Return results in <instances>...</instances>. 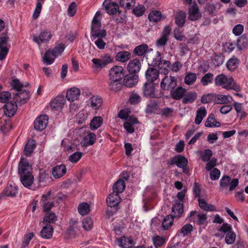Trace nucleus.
Wrapping results in <instances>:
<instances>
[{
    "label": "nucleus",
    "instance_id": "obj_1",
    "mask_svg": "<svg viewBox=\"0 0 248 248\" xmlns=\"http://www.w3.org/2000/svg\"><path fill=\"white\" fill-rule=\"evenodd\" d=\"M215 84L227 90H232L238 91L240 87L237 85L232 78L228 77L223 74L217 76L215 78Z\"/></svg>",
    "mask_w": 248,
    "mask_h": 248
},
{
    "label": "nucleus",
    "instance_id": "obj_2",
    "mask_svg": "<svg viewBox=\"0 0 248 248\" xmlns=\"http://www.w3.org/2000/svg\"><path fill=\"white\" fill-rule=\"evenodd\" d=\"M238 183L239 180L237 178H234L231 180L230 176L227 175L223 176L220 180V189L222 190L223 189L229 186V190L232 191L238 186Z\"/></svg>",
    "mask_w": 248,
    "mask_h": 248
},
{
    "label": "nucleus",
    "instance_id": "obj_3",
    "mask_svg": "<svg viewBox=\"0 0 248 248\" xmlns=\"http://www.w3.org/2000/svg\"><path fill=\"white\" fill-rule=\"evenodd\" d=\"M177 85V78L175 77L171 76L165 77L160 83V87L162 90L170 92L175 88Z\"/></svg>",
    "mask_w": 248,
    "mask_h": 248
},
{
    "label": "nucleus",
    "instance_id": "obj_4",
    "mask_svg": "<svg viewBox=\"0 0 248 248\" xmlns=\"http://www.w3.org/2000/svg\"><path fill=\"white\" fill-rule=\"evenodd\" d=\"M125 70L122 66H114L109 71L110 80H121L124 77Z\"/></svg>",
    "mask_w": 248,
    "mask_h": 248
},
{
    "label": "nucleus",
    "instance_id": "obj_5",
    "mask_svg": "<svg viewBox=\"0 0 248 248\" xmlns=\"http://www.w3.org/2000/svg\"><path fill=\"white\" fill-rule=\"evenodd\" d=\"M113 58L109 54H105L100 59L93 58L92 60L96 68L102 69L106 66L108 64L112 62Z\"/></svg>",
    "mask_w": 248,
    "mask_h": 248
},
{
    "label": "nucleus",
    "instance_id": "obj_6",
    "mask_svg": "<svg viewBox=\"0 0 248 248\" xmlns=\"http://www.w3.org/2000/svg\"><path fill=\"white\" fill-rule=\"evenodd\" d=\"M9 37L5 34L0 37V60L2 61L6 57L9 48L7 47Z\"/></svg>",
    "mask_w": 248,
    "mask_h": 248
},
{
    "label": "nucleus",
    "instance_id": "obj_7",
    "mask_svg": "<svg viewBox=\"0 0 248 248\" xmlns=\"http://www.w3.org/2000/svg\"><path fill=\"white\" fill-rule=\"evenodd\" d=\"M29 92L26 90L20 91L14 94L13 100L20 105L25 104L29 100Z\"/></svg>",
    "mask_w": 248,
    "mask_h": 248
},
{
    "label": "nucleus",
    "instance_id": "obj_8",
    "mask_svg": "<svg viewBox=\"0 0 248 248\" xmlns=\"http://www.w3.org/2000/svg\"><path fill=\"white\" fill-rule=\"evenodd\" d=\"M48 116L45 114L38 116L34 122V129L40 131L43 130L48 124Z\"/></svg>",
    "mask_w": 248,
    "mask_h": 248
},
{
    "label": "nucleus",
    "instance_id": "obj_9",
    "mask_svg": "<svg viewBox=\"0 0 248 248\" xmlns=\"http://www.w3.org/2000/svg\"><path fill=\"white\" fill-rule=\"evenodd\" d=\"M31 169L29 162L24 158H21L18 164V174L20 176L27 175L31 172Z\"/></svg>",
    "mask_w": 248,
    "mask_h": 248
},
{
    "label": "nucleus",
    "instance_id": "obj_10",
    "mask_svg": "<svg viewBox=\"0 0 248 248\" xmlns=\"http://www.w3.org/2000/svg\"><path fill=\"white\" fill-rule=\"evenodd\" d=\"M37 178L39 186L42 187L48 185L51 181V178L46 170H40Z\"/></svg>",
    "mask_w": 248,
    "mask_h": 248
},
{
    "label": "nucleus",
    "instance_id": "obj_11",
    "mask_svg": "<svg viewBox=\"0 0 248 248\" xmlns=\"http://www.w3.org/2000/svg\"><path fill=\"white\" fill-rule=\"evenodd\" d=\"M16 103L13 100L6 103L3 107V111L6 115L8 117H12L15 114L17 108Z\"/></svg>",
    "mask_w": 248,
    "mask_h": 248
},
{
    "label": "nucleus",
    "instance_id": "obj_12",
    "mask_svg": "<svg viewBox=\"0 0 248 248\" xmlns=\"http://www.w3.org/2000/svg\"><path fill=\"white\" fill-rule=\"evenodd\" d=\"M52 37V35L49 31L45 30L42 31L39 37L33 36V41L39 46L41 43H46L48 42Z\"/></svg>",
    "mask_w": 248,
    "mask_h": 248
},
{
    "label": "nucleus",
    "instance_id": "obj_13",
    "mask_svg": "<svg viewBox=\"0 0 248 248\" xmlns=\"http://www.w3.org/2000/svg\"><path fill=\"white\" fill-rule=\"evenodd\" d=\"M51 194V191H49L46 195H43L40 202L41 205L43 206L44 212L49 211L51 208L54 206V202H50V196Z\"/></svg>",
    "mask_w": 248,
    "mask_h": 248
},
{
    "label": "nucleus",
    "instance_id": "obj_14",
    "mask_svg": "<svg viewBox=\"0 0 248 248\" xmlns=\"http://www.w3.org/2000/svg\"><path fill=\"white\" fill-rule=\"evenodd\" d=\"M202 17L199 7L196 3L193 4L188 9V19L191 21H196Z\"/></svg>",
    "mask_w": 248,
    "mask_h": 248
},
{
    "label": "nucleus",
    "instance_id": "obj_15",
    "mask_svg": "<svg viewBox=\"0 0 248 248\" xmlns=\"http://www.w3.org/2000/svg\"><path fill=\"white\" fill-rule=\"evenodd\" d=\"M187 159L181 155H175L168 162L170 165H176L178 168H183L187 165Z\"/></svg>",
    "mask_w": 248,
    "mask_h": 248
},
{
    "label": "nucleus",
    "instance_id": "obj_16",
    "mask_svg": "<svg viewBox=\"0 0 248 248\" xmlns=\"http://www.w3.org/2000/svg\"><path fill=\"white\" fill-rule=\"evenodd\" d=\"M103 5L105 7L107 12L110 15L114 14L119 11V5L115 2L110 1L109 0H105Z\"/></svg>",
    "mask_w": 248,
    "mask_h": 248
},
{
    "label": "nucleus",
    "instance_id": "obj_17",
    "mask_svg": "<svg viewBox=\"0 0 248 248\" xmlns=\"http://www.w3.org/2000/svg\"><path fill=\"white\" fill-rule=\"evenodd\" d=\"M138 79L139 77L137 75L130 73L125 76L124 85L129 88L133 87L137 84Z\"/></svg>",
    "mask_w": 248,
    "mask_h": 248
},
{
    "label": "nucleus",
    "instance_id": "obj_18",
    "mask_svg": "<svg viewBox=\"0 0 248 248\" xmlns=\"http://www.w3.org/2000/svg\"><path fill=\"white\" fill-rule=\"evenodd\" d=\"M172 214L170 215L174 218L179 219L184 213V206L180 202H176L172 207Z\"/></svg>",
    "mask_w": 248,
    "mask_h": 248
},
{
    "label": "nucleus",
    "instance_id": "obj_19",
    "mask_svg": "<svg viewBox=\"0 0 248 248\" xmlns=\"http://www.w3.org/2000/svg\"><path fill=\"white\" fill-rule=\"evenodd\" d=\"M141 68V62L138 59L130 60L127 66V70L131 74L139 72Z\"/></svg>",
    "mask_w": 248,
    "mask_h": 248
},
{
    "label": "nucleus",
    "instance_id": "obj_20",
    "mask_svg": "<svg viewBox=\"0 0 248 248\" xmlns=\"http://www.w3.org/2000/svg\"><path fill=\"white\" fill-rule=\"evenodd\" d=\"M159 71L155 68L150 67L148 68L145 73L146 78L150 82H154L159 76Z\"/></svg>",
    "mask_w": 248,
    "mask_h": 248
},
{
    "label": "nucleus",
    "instance_id": "obj_21",
    "mask_svg": "<svg viewBox=\"0 0 248 248\" xmlns=\"http://www.w3.org/2000/svg\"><path fill=\"white\" fill-rule=\"evenodd\" d=\"M66 100L63 96H58L50 103L52 109L59 110L63 106Z\"/></svg>",
    "mask_w": 248,
    "mask_h": 248
},
{
    "label": "nucleus",
    "instance_id": "obj_22",
    "mask_svg": "<svg viewBox=\"0 0 248 248\" xmlns=\"http://www.w3.org/2000/svg\"><path fill=\"white\" fill-rule=\"evenodd\" d=\"M143 92L145 96L152 98H158L159 96L155 93V87L151 83L146 82L143 88Z\"/></svg>",
    "mask_w": 248,
    "mask_h": 248
},
{
    "label": "nucleus",
    "instance_id": "obj_23",
    "mask_svg": "<svg viewBox=\"0 0 248 248\" xmlns=\"http://www.w3.org/2000/svg\"><path fill=\"white\" fill-rule=\"evenodd\" d=\"M17 188L11 185L7 186L5 189L0 194V200L4 197H14L17 193Z\"/></svg>",
    "mask_w": 248,
    "mask_h": 248
},
{
    "label": "nucleus",
    "instance_id": "obj_24",
    "mask_svg": "<svg viewBox=\"0 0 248 248\" xmlns=\"http://www.w3.org/2000/svg\"><path fill=\"white\" fill-rule=\"evenodd\" d=\"M186 93V90L185 88H183L181 86H179L176 89L174 88L170 92V95L173 99L179 100L182 98H183Z\"/></svg>",
    "mask_w": 248,
    "mask_h": 248
},
{
    "label": "nucleus",
    "instance_id": "obj_25",
    "mask_svg": "<svg viewBox=\"0 0 248 248\" xmlns=\"http://www.w3.org/2000/svg\"><path fill=\"white\" fill-rule=\"evenodd\" d=\"M80 95V91L78 88L73 87L67 92L66 98L70 102H73L78 99Z\"/></svg>",
    "mask_w": 248,
    "mask_h": 248
},
{
    "label": "nucleus",
    "instance_id": "obj_26",
    "mask_svg": "<svg viewBox=\"0 0 248 248\" xmlns=\"http://www.w3.org/2000/svg\"><path fill=\"white\" fill-rule=\"evenodd\" d=\"M66 172V168L64 165H57L54 167L52 170V174L55 179L63 176Z\"/></svg>",
    "mask_w": 248,
    "mask_h": 248
},
{
    "label": "nucleus",
    "instance_id": "obj_27",
    "mask_svg": "<svg viewBox=\"0 0 248 248\" xmlns=\"http://www.w3.org/2000/svg\"><path fill=\"white\" fill-rule=\"evenodd\" d=\"M120 199L119 194L112 192L108 198L107 202L109 207H114L118 205L120 202Z\"/></svg>",
    "mask_w": 248,
    "mask_h": 248
},
{
    "label": "nucleus",
    "instance_id": "obj_28",
    "mask_svg": "<svg viewBox=\"0 0 248 248\" xmlns=\"http://www.w3.org/2000/svg\"><path fill=\"white\" fill-rule=\"evenodd\" d=\"M35 147V141L32 139L28 140L26 143L24 149V153L25 155L26 156H31Z\"/></svg>",
    "mask_w": 248,
    "mask_h": 248
},
{
    "label": "nucleus",
    "instance_id": "obj_29",
    "mask_svg": "<svg viewBox=\"0 0 248 248\" xmlns=\"http://www.w3.org/2000/svg\"><path fill=\"white\" fill-rule=\"evenodd\" d=\"M56 57L51 50H47L43 57V62L46 65H50L54 62Z\"/></svg>",
    "mask_w": 248,
    "mask_h": 248
},
{
    "label": "nucleus",
    "instance_id": "obj_30",
    "mask_svg": "<svg viewBox=\"0 0 248 248\" xmlns=\"http://www.w3.org/2000/svg\"><path fill=\"white\" fill-rule=\"evenodd\" d=\"M96 140V136L93 133L90 132L88 135L84 136L82 140V143L83 146L87 147L93 145Z\"/></svg>",
    "mask_w": 248,
    "mask_h": 248
},
{
    "label": "nucleus",
    "instance_id": "obj_31",
    "mask_svg": "<svg viewBox=\"0 0 248 248\" xmlns=\"http://www.w3.org/2000/svg\"><path fill=\"white\" fill-rule=\"evenodd\" d=\"M138 123V120L135 117H130L124 123V126L128 133H132L134 132L133 124Z\"/></svg>",
    "mask_w": 248,
    "mask_h": 248
},
{
    "label": "nucleus",
    "instance_id": "obj_32",
    "mask_svg": "<svg viewBox=\"0 0 248 248\" xmlns=\"http://www.w3.org/2000/svg\"><path fill=\"white\" fill-rule=\"evenodd\" d=\"M20 179L22 185L28 188L32 185L34 181V177L32 173L21 176Z\"/></svg>",
    "mask_w": 248,
    "mask_h": 248
},
{
    "label": "nucleus",
    "instance_id": "obj_33",
    "mask_svg": "<svg viewBox=\"0 0 248 248\" xmlns=\"http://www.w3.org/2000/svg\"><path fill=\"white\" fill-rule=\"evenodd\" d=\"M220 125V123L216 120L214 114L213 113L209 114L206 120L205 126L207 127H218Z\"/></svg>",
    "mask_w": 248,
    "mask_h": 248
},
{
    "label": "nucleus",
    "instance_id": "obj_34",
    "mask_svg": "<svg viewBox=\"0 0 248 248\" xmlns=\"http://www.w3.org/2000/svg\"><path fill=\"white\" fill-rule=\"evenodd\" d=\"M207 113L206 110L204 107H200L196 112V116L195 119V123L196 124H200Z\"/></svg>",
    "mask_w": 248,
    "mask_h": 248
},
{
    "label": "nucleus",
    "instance_id": "obj_35",
    "mask_svg": "<svg viewBox=\"0 0 248 248\" xmlns=\"http://www.w3.org/2000/svg\"><path fill=\"white\" fill-rule=\"evenodd\" d=\"M118 245L123 248H130L132 247L133 241L129 238L125 236L117 240Z\"/></svg>",
    "mask_w": 248,
    "mask_h": 248
},
{
    "label": "nucleus",
    "instance_id": "obj_36",
    "mask_svg": "<svg viewBox=\"0 0 248 248\" xmlns=\"http://www.w3.org/2000/svg\"><path fill=\"white\" fill-rule=\"evenodd\" d=\"M53 228L50 225H46L42 229L40 233L41 236L45 239L50 238L53 234Z\"/></svg>",
    "mask_w": 248,
    "mask_h": 248
},
{
    "label": "nucleus",
    "instance_id": "obj_37",
    "mask_svg": "<svg viewBox=\"0 0 248 248\" xmlns=\"http://www.w3.org/2000/svg\"><path fill=\"white\" fill-rule=\"evenodd\" d=\"M236 46L239 50H243L248 46V39L246 35H242L238 38Z\"/></svg>",
    "mask_w": 248,
    "mask_h": 248
},
{
    "label": "nucleus",
    "instance_id": "obj_38",
    "mask_svg": "<svg viewBox=\"0 0 248 248\" xmlns=\"http://www.w3.org/2000/svg\"><path fill=\"white\" fill-rule=\"evenodd\" d=\"M197 98V94L195 92L186 93L183 97L182 102L183 104L193 103Z\"/></svg>",
    "mask_w": 248,
    "mask_h": 248
},
{
    "label": "nucleus",
    "instance_id": "obj_39",
    "mask_svg": "<svg viewBox=\"0 0 248 248\" xmlns=\"http://www.w3.org/2000/svg\"><path fill=\"white\" fill-rule=\"evenodd\" d=\"M216 101L217 104H229L232 102L233 99L230 95L218 94L216 96Z\"/></svg>",
    "mask_w": 248,
    "mask_h": 248
},
{
    "label": "nucleus",
    "instance_id": "obj_40",
    "mask_svg": "<svg viewBox=\"0 0 248 248\" xmlns=\"http://www.w3.org/2000/svg\"><path fill=\"white\" fill-rule=\"evenodd\" d=\"M123 87V84L121 80H110L108 84L109 90L114 92L120 91Z\"/></svg>",
    "mask_w": 248,
    "mask_h": 248
},
{
    "label": "nucleus",
    "instance_id": "obj_41",
    "mask_svg": "<svg viewBox=\"0 0 248 248\" xmlns=\"http://www.w3.org/2000/svg\"><path fill=\"white\" fill-rule=\"evenodd\" d=\"M131 54L128 51H122L117 53L115 56L116 61L121 62H125L130 59Z\"/></svg>",
    "mask_w": 248,
    "mask_h": 248
},
{
    "label": "nucleus",
    "instance_id": "obj_42",
    "mask_svg": "<svg viewBox=\"0 0 248 248\" xmlns=\"http://www.w3.org/2000/svg\"><path fill=\"white\" fill-rule=\"evenodd\" d=\"M125 188V185L124 180L119 179L113 185V192L118 194L121 193L123 192Z\"/></svg>",
    "mask_w": 248,
    "mask_h": 248
},
{
    "label": "nucleus",
    "instance_id": "obj_43",
    "mask_svg": "<svg viewBox=\"0 0 248 248\" xmlns=\"http://www.w3.org/2000/svg\"><path fill=\"white\" fill-rule=\"evenodd\" d=\"M186 15L183 11L178 13L175 16V23L179 27H182L186 22Z\"/></svg>",
    "mask_w": 248,
    "mask_h": 248
},
{
    "label": "nucleus",
    "instance_id": "obj_44",
    "mask_svg": "<svg viewBox=\"0 0 248 248\" xmlns=\"http://www.w3.org/2000/svg\"><path fill=\"white\" fill-rule=\"evenodd\" d=\"M103 119L101 117L95 116L92 120L90 123V128L94 130L99 128L102 124Z\"/></svg>",
    "mask_w": 248,
    "mask_h": 248
},
{
    "label": "nucleus",
    "instance_id": "obj_45",
    "mask_svg": "<svg viewBox=\"0 0 248 248\" xmlns=\"http://www.w3.org/2000/svg\"><path fill=\"white\" fill-rule=\"evenodd\" d=\"M148 49L147 44H144L136 47L133 53L137 56H141L145 54Z\"/></svg>",
    "mask_w": 248,
    "mask_h": 248
},
{
    "label": "nucleus",
    "instance_id": "obj_46",
    "mask_svg": "<svg viewBox=\"0 0 248 248\" xmlns=\"http://www.w3.org/2000/svg\"><path fill=\"white\" fill-rule=\"evenodd\" d=\"M78 211L82 216H85L90 212V205L87 202H82L78 207Z\"/></svg>",
    "mask_w": 248,
    "mask_h": 248
},
{
    "label": "nucleus",
    "instance_id": "obj_47",
    "mask_svg": "<svg viewBox=\"0 0 248 248\" xmlns=\"http://www.w3.org/2000/svg\"><path fill=\"white\" fill-rule=\"evenodd\" d=\"M174 218L170 215L167 216L163 220L162 227L164 230H167L172 225Z\"/></svg>",
    "mask_w": 248,
    "mask_h": 248
},
{
    "label": "nucleus",
    "instance_id": "obj_48",
    "mask_svg": "<svg viewBox=\"0 0 248 248\" xmlns=\"http://www.w3.org/2000/svg\"><path fill=\"white\" fill-rule=\"evenodd\" d=\"M91 105L94 109L99 108L102 105V100L98 96H93L90 99Z\"/></svg>",
    "mask_w": 248,
    "mask_h": 248
},
{
    "label": "nucleus",
    "instance_id": "obj_49",
    "mask_svg": "<svg viewBox=\"0 0 248 248\" xmlns=\"http://www.w3.org/2000/svg\"><path fill=\"white\" fill-rule=\"evenodd\" d=\"M239 61L236 57L230 59L227 62L226 65L230 71H233L238 66Z\"/></svg>",
    "mask_w": 248,
    "mask_h": 248
},
{
    "label": "nucleus",
    "instance_id": "obj_50",
    "mask_svg": "<svg viewBox=\"0 0 248 248\" xmlns=\"http://www.w3.org/2000/svg\"><path fill=\"white\" fill-rule=\"evenodd\" d=\"M197 79V75L195 73H187L185 78V82L187 85L193 84Z\"/></svg>",
    "mask_w": 248,
    "mask_h": 248
},
{
    "label": "nucleus",
    "instance_id": "obj_51",
    "mask_svg": "<svg viewBox=\"0 0 248 248\" xmlns=\"http://www.w3.org/2000/svg\"><path fill=\"white\" fill-rule=\"evenodd\" d=\"M213 79L214 75L211 73H208L202 78L201 82L203 86H206L211 83Z\"/></svg>",
    "mask_w": 248,
    "mask_h": 248
},
{
    "label": "nucleus",
    "instance_id": "obj_52",
    "mask_svg": "<svg viewBox=\"0 0 248 248\" xmlns=\"http://www.w3.org/2000/svg\"><path fill=\"white\" fill-rule=\"evenodd\" d=\"M158 108V104L155 101H151L147 106L145 112L147 114L154 113Z\"/></svg>",
    "mask_w": 248,
    "mask_h": 248
},
{
    "label": "nucleus",
    "instance_id": "obj_53",
    "mask_svg": "<svg viewBox=\"0 0 248 248\" xmlns=\"http://www.w3.org/2000/svg\"><path fill=\"white\" fill-rule=\"evenodd\" d=\"M161 16L162 14L160 11H154L149 14L148 18L150 21L157 22L160 20Z\"/></svg>",
    "mask_w": 248,
    "mask_h": 248
},
{
    "label": "nucleus",
    "instance_id": "obj_54",
    "mask_svg": "<svg viewBox=\"0 0 248 248\" xmlns=\"http://www.w3.org/2000/svg\"><path fill=\"white\" fill-rule=\"evenodd\" d=\"M36 8L34 11L32 18L36 19L39 16L42 9V3L44 2L45 0H37Z\"/></svg>",
    "mask_w": 248,
    "mask_h": 248
},
{
    "label": "nucleus",
    "instance_id": "obj_55",
    "mask_svg": "<svg viewBox=\"0 0 248 248\" xmlns=\"http://www.w3.org/2000/svg\"><path fill=\"white\" fill-rule=\"evenodd\" d=\"M57 217L55 214L52 212H48L44 218V221L49 223H53L57 220Z\"/></svg>",
    "mask_w": 248,
    "mask_h": 248
},
{
    "label": "nucleus",
    "instance_id": "obj_56",
    "mask_svg": "<svg viewBox=\"0 0 248 248\" xmlns=\"http://www.w3.org/2000/svg\"><path fill=\"white\" fill-rule=\"evenodd\" d=\"M129 101L132 105H136L141 101V97L139 94L133 92L129 96Z\"/></svg>",
    "mask_w": 248,
    "mask_h": 248
},
{
    "label": "nucleus",
    "instance_id": "obj_57",
    "mask_svg": "<svg viewBox=\"0 0 248 248\" xmlns=\"http://www.w3.org/2000/svg\"><path fill=\"white\" fill-rule=\"evenodd\" d=\"M154 246L161 247L166 243V238L164 236L156 235L153 237Z\"/></svg>",
    "mask_w": 248,
    "mask_h": 248
},
{
    "label": "nucleus",
    "instance_id": "obj_58",
    "mask_svg": "<svg viewBox=\"0 0 248 248\" xmlns=\"http://www.w3.org/2000/svg\"><path fill=\"white\" fill-rule=\"evenodd\" d=\"M91 37L95 40L97 38H105L107 35L106 31L105 30H97L96 32L91 31Z\"/></svg>",
    "mask_w": 248,
    "mask_h": 248
},
{
    "label": "nucleus",
    "instance_id": "obj_59",
    "mask_svg": "<svg viewBox=\"0 0 248 248\" xmlns=\"http://www.w3.org/2000/svg\"><path fill=\"white\" fill-rule=\"evenodd\" d=\"M235 233L232 231L226 233L225 241L228 245L232 244L235 240Z\"/></svg>",
    "mask_w": 248,
    "mask_h": 248
},
{
    "label": "nucleus",
    "instance_id": "obj_60",
    "mask_svg": "<svg viewBox=\"0 0 248 248\" xmlns=\"http://www.w3.org/2000/svg\"><path fill=\"white\" fill-rule=\"evenodd\" d=\"M224 61V57L222 54L215 55L212 60V63L215 66H219L223 63Z\"/></svg>",
    "mask_w": 248,
    "mask_h": 248
},
{
    "label": "nucleus",
    "instance_id": "obj_61",
    "mask_svg": "<svg viewBox=\"0 0 248 248\" xmlns=\"http://www.w3.org/2000/svg\"><path fill=\"white\" fill-rule=\"evenodd\" d=\"M135 3V0H120V4L121 7L130 9L134 6Z\"/></svg>",
    "mask_w": 248,
    "mask_h": 248
},
{
    "label": "nucleus",
    "instance_id": "obj_62",
    "mask_svg": "<svg viewBox=\"0 0 248 248\" xmlns=\"http://www.w3.org/2000/svg\"><path fill=\"white\" fill-rule=\"evenodd\" d=\"M83 228L86 231L91 230L93 227V221L91 218L87 217L83 219L82 221Z\"/></svg>",
    "mask_w": 248,
    "mask_h": 248
},
{
    "label": "nucleus",
    "instance_id": "obj_63",
    "mask_svg": "<svg viewBox=\"0 0 248 248\" xmlns=\"http://www.w3.org/2000/svg\"><path fill=\"white\" fill-rule=\"evenodd\" d=\"M11 98V94L7 91H1L0 93V102L6 103Z\"/></svg>",
    "mask_w": 248,
    "mask_h": 248
},
{
    "label": "nucleus",
    "instance_id": "obj_64",
    "mask_svg": "<svg viewBox=\"0 0 248 248\" xmlns=\"http://www.w3.org/2000/svg\"><path fill=\"white\" fill-rule=\"evenodd\" d=\"M193 226L190 224H186L180 230V233L184 236L188 235L193 230Z\"/></svg>",
    "mask_w": 248,
    "mask_h": 248
}]
</instances>
